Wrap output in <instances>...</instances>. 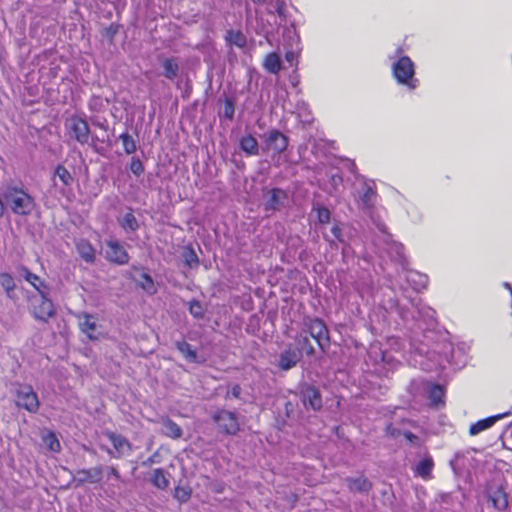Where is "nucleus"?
I'll list each match as a JSON object with an SVG mask.
<instances>
[{"mask_svg": "<svg viewBox=\"0 0 512 512\" xmlns=\"http://www.w3.org/2000/svg\"><path fill=\"white\" fill-rule=\"evenodd\" d=\"M224 116L228 119H232L234 116V105L230 100L225 103Z\"/></svg>", "mask_w": 512, "mask_h": 512, "instance_id": "a18cd8bd", "label": "nucleus"}, {"mask_svg": "<svg viewBox=\"0 0 512 512\" xmlns=\"http://www.w3.org/2000/svg\"><path fill=\"white\" fill-rule=\"evenodd\" d=\"M130 170L134 175L140 176L144 171V166L139 159L133 158L131 161Z\"/></svg>", "mask_w": 512, "mask_h": 512, "instance_id": "79ce46f5", "label": "nucleus"}, {"mask_svg": "<svg viewBox=\"0 0 512 512\" xmlns=\"http://www.w3.org/2000/svg\"><path fill=\"white\" fill-rule=\"evenodd\" d=\"M108 474L113 476L115 479L119 480L121 478L118 470L114 467H109L108 468Z\"/></svg>", "mask_w": 512, "mask_h": 512, "instance_id": "603ef678", "label": "nucleus"}, {"mask_svg": "<svg viewBox=\"0 0 512 512\" xmlns=\"http://www.w3.org/2000/svg\"><path fill=\"white\" fill-rule=\"evenodd\" d=\"M263 66L268 72L277 74L281 70V59L279 55L277 53H269L266 55Z\"/></svg>", "mask_w": 512, "mask_h": 512, "instance_id": "5701e85b", "label": "nucleus"}, {"mask_svg": "<svg viewBox=\"0 0 512 512\" xmlns=\"http://www.w3.org/2000/svg\"><path fill=\"white\" fill-rule=\"evenodd\" d=\"M16 404L31 413H35L39 408V400L33 388L28 385H19L16 389Z\"/></svg>", "mask_w": 512, "mask_h": 512, "instance_id": "0eeeda50", "label": "nucleus"}, {"mask_svg": "<svg viewBox=\"0 0 512 512\" xmlns=\"http://www.w3.org/2000/svg\"><path fill=\"white\" fill-rule=\"evenodd\" d=\"M191 494H192V490H191L190 487H188V486H178L175 489L174 497L178 501H180L182 503H185V502H187L190 499Z\"/></svg>", "mask_w": 512, "mask_h": 512, "instance_id": "4c0bfd02", "label": "nucleus"}, {"mask_svg": "<svg viewBox=\"0 0 512 512\" xmlns=\"http://www.w3.org/2000/svg\"><path fill=\"white\" fill-rule=\"evenodd\" d=\"M103 468L102 466H96L92 469L78 470L76 472L75 480L80 484L89 482L92 484L99 483L102 480Z\"/></svg>", "mask_w": 512, "mask_h": 512, "instance_id": "2eb2a0df", "label": "nucleus"}, {"mask_svg": "<svg viewBox=\"0 0 512 512\" xmlns=\"http://www.w3.org/2000/svg\"><path fill=\"white\" fill-rule=\"evenodd\" d=\"M213 420L217 423L219 429L226 434L235 435L240 429L238 417L234 412L220 410L213 415Z\"/></svg>", "mask_w": 512, "mask_h": 512, "instance_id": "6e6552de", "label": "nucleus"}, {"mask_svg": "<svg viewBox=\"0 0 512 512\" xmlns=\"http://www.w3.org/2000/svg\"><path fill=\"white\" fill-rule=\"evenodd\" d=\"M226 40L229 42L230 45H234L238 48H244L247 44V39L245 35L240 31H228Z\"/></svg>", "mask_w": 512, "mask_h": 512, "instance_id": "bb28decb", "label": "nucleus"}, {"mask_svg": "<svg viewBox=\"0 0 512 512\" xmlns=\"http://www.w3.org/2000/svg\"><path fill=\"white\" fill-rule=\"evenodd\" d=\"M241 149L249 155H258L259 145L252 135L244 136L240 141Z\"/></svg>", "mask_w": 512, "mask_h": 512, "instance_id": "b1692460", "label": "nucleus"}, {"mask_svg": "<svg viewBox=\"0 0 512 512\" xmlns=\"http://www.w3.org/2000/svg\"><path fill=\"white\" fill-rule=\"evenodd\" d=\"M403 437H404V438H405L409 443H411V444H412V445H414V446H420V445H421V440H420V438H419L417 435H415V434H413V433H411V432H409V431H405V432H403Z\"/></svg>", "mask_w": 512, "mask_h": 512, "instance_id": "c03bdc74", "label": "nucleus"}, {"mask_svg": "<svg viewBox=\"0 0 512 512\" xmlns=\"http://www.w3.org/2000/svg\"><path fill=\"white\" fill-rule=\"evenodd\" d=\"M385 362H386V364L388 363V356L387 355H386Z\"/></svg>", "mask_w": 512, "mask_h": 512, "instance_id": "13d9d810", "label": "nucleus"}, {"mask_svg": "<svg viewBox=\"0 0 512 512\" xmlns=\"http://www.w3.org/2000/svg\"><path fill=\"white\" fill-rule=\"evenodd\" d=\"M106 435L114 448V450L106 449L109 455L114 458H121L132 453V445L125 437L113 432H108Z\"/></svg>", "mask_w": 512, "mask_h": 512, "instance_id": "9d476101", "label": "nucleus"}, {"mask_svg": "<svg viewBox=\"0 0 512 512\" xmlns=\"http://www.w3.org/2000/svg\"><path fill=\"white\" fill-rule=\"evenodd\" d=\"M2 197L6 207L17 215H29L35 207V201L24 189L17 186H7Z\"/></svg>", "mask_w": 512, "mask_h": 512, "instance_id": "f03ea898", "label": "nucleus"}, {"mask_svg": "<svg viewBox=\"0 0 512 512\" xmlns=\"http://www.w3.org/2000/svg\"><path fill=\"white\" fill-rule=\"evenodd\" d=\"M347 485L351 491H364L368 488V483L363 478L347 479Z\"/></svg>", "mask_w": 512, "mask_h": 512, "instance_id": "58836bf2", "label": "nucleus"}, {"mask_svg": "<svg viewBox=\"0 0 512 512\" xmlns=\"http://www.w3.org/2000/svg\"><path fill=\"white\" fill-rule=\"evenodd\" d=\"M330 181L331 185L336 189L342 183V178L339 175H332Z\"/></svg>", "mask_w": 512, "mask_h": 512, "instance_id": "8fccbe9b", "label": "nucleus"}, {"mask_svg": "<svg viewBox=\"0 0 512 512\" xmlns=\"http://www.w3.org/2000/svg\"><path fill=\"white\" fill-rule=\"evenodd\" d=\"M506 289L510 290V293L512 294V286L509 283H505Z\"/></svg>", "mask_w": 512, "mask_h": 512, "instance_id": "4d7b16f0", "label": "nucleus"}, {"mask_svg": "<svg viewBox=\"0 0 512 512\" xmlns=\"http://www.w3.org/2000/svg\"><path fill=\"white\" fill-rule=\"evenodd\" d=\"M43 442L48 450L52 452H59L61 445L55 434L48 432L43 435Z\"/></svg>", "mask_w": 512, "mask_h": 512, "instance_id": "2f4dec72", "label": "nucleus"}, {"mask_svg": "<svg viewBox=\"0 0 512 512\" xmlns=\"http://www.w3.org/2000/svg\"><path fill=\"white\" fill-rule=\"evenodd\" d=\"M121 225L126 230L135 231L138 228V222L133 213H126L122 220Z\"/></svg>", "mask_w": 512, "mask_h": 512, "instance_id": "e433bc0d", "label": "nucleus"}, {"mask_svg": "<svg viewBox=\"0 0 512 512\" xmlns=\"http://www.w3.org/2000/svg\"><path fill=\"white\" fill-rule=\"evenodd\" d=\"M510 414H511L510 412H505L502 414H497V415L488 417L486 419L479 420L478 422H476L470 426L469 433H470V435L475 436V435L481 433L482 431H485L488 428L492 427L498 420H500L504 417H507Z\"/></svg>", "mask_w": 512, "mask_h": 512, "instance_id": "dca6fc26", "label": "nucleus"}, {"mask_svg": "<svg viewBox=\"0 0 512 512\" xmlns=\"http://www.w3.org/2000/svg\"><path fill=\"white\" fill-rule=\"evenodd\" d=\"M54 176L58 178L64 186H70L73 183L71 173L62 165L56 168Z\"/></svg>", "mask_w": 512, "mask_h": 512, "instance_id": "473e14b6", "label": "nucleus"}, {"mask_svg": "<svg viewBox=\"0 0 512 512\" xmlns=\"http://www.w3.org/2000/svg\"><path fill=\"white\" fill-rule=\"evenodd\" d=\"M157 458H158V454L157 453L153 454L151 457H149L148 459H146L143 462V466H149L154 463H157L158 462Z\"/></svg>", "mask_w": 512, "mask_h": 512, "instance_id": "3c124183", "label": "nucleus"}, {"mask_svg": "<svg viewBox=\"0 0 512 512\" xmlns=\"http://www.w3.org/2000/svg\"><path fill=\"white\" fill-rule=\"evenodd\" d=\"M5 205L6 204H4L2 199L0 198V218L3 216Z\"/></svg>", "mask_w": 512, "mask_h": 512, "instance_id": "5fc2aeb1", "label": "nucleus"}, {"mask_svg": "<svg viewBox=\"0 0 512 512\" xmlns=\"http://www.w3.org/2000/svg\"><path fill=\"white\" fill-rule=\"evenodd\" d=\"M163 433L173 439H178L182 436V429L181 427L175 423L174 421L170 419L163 420Z\"/></svg>", "mask_w": 512, "mask_h": 512, "instance_id": "393cba45", "label": "nucleus"}, {"mask_svg": "<svg viewBox=\"0 0 512 512\" xmlns=\"http://www.w3.org/2000/svg\"><path fill=\"white\" fill-rule=\"evenodd\" d=\"M434 463L431 457H425L415 467L414 471L416 475L427 480L431 477Z\"/></svg>", "mask_w": 512, "mask_h": 512, "instance_id": "4be33fe9", "label": "nucleus"}, {"mask_svg": "<svg viewBox=\"0 0 512 512\" xmlns=\"http://www.w3.org/2000/svg\"><path fill=\"white\" fill-rule=\"evenodd\" d=\"M185 263L190 267H196L199 263L198 257L193 250H190L185 255Z\"/></svg>", "mask_w": 512, "mask_h": 512, "instance_id": "37998d69", "label": "nucleus"}, {"mask_svg": "<svg viewBox=\"0 0 512 512\" xmlns=\"http://www.w3.org/2000/svg\"><path fill=\"white\" fill-rule=\"evenodd\" d=\"M332 233H333V235H334L337 239L341 240V238H340V236H341V229H340L338 226H334V227L332 228Z\"/></svg>", "mask_w": 512, "mask_h": 512, "instance_id": "864d4df0", "label": "nucleus"}, {"mask_svg": "<svg viewBox=\"0 0 512 512\" xmlns=\"http://www.w3.org/2000/svg\"><path fill=\"white\" fill-rule=\"evenodd\" d=\"M296 340H297L298 345L300 346L299 349H301V351L304 350L305 353L309 356L314 354V347L312 346V344L308 338L307 332L304 331V332L300 333Z\"/></svg>", "mask_w": 512, "mask_h": 512, "instance_id": "7c9ffc66", "label": "nucleus"}, {"mask_svg": "<svg viewBox=\"0 0 512 512\" xmlns=\"http://www.w3.org/2000/svg\"><path fill=\"white\" fill-rule=\"evenodd\" d=\"M175 346L187 361L192 363L200 362L196 350H194L189 343L185 341H177Z\"/></svg>", "mask_w": 512, "mask_h": 512, "instance_id": "412c9836", "label": "nucleus"}, {"mask_svg": "<svg viewBox=\"0 0 512 512\" xmlns=\"http://www.w3.org/2000/svg\"><path fill=\"white\" fill-rule=\"evenodd\" d=\"M489 499L493 506L498 510H504L508 507L507 495L501 487H498L496 490L492 491L489 494Z\"/></svg>", "mask_w": 512, "mask_h": 512, "instance_id": "aec40b11", "label": "nucleus"}, {"mask_svg": "<svg viewBox=\"0 0 512 512\" xmlns=\"http://www.w3.org/2000/svg\"><path fill=\"white\" fill-rule=\"evenodd\" d=\"M119 138L121 139L124 150L127 154H132L136 151V142L128 133H122Z\"/></svg>", "mask_w": 512, "mask_h": 512, "instance_id": "c9c22d12", "label": "nucleus"}, {"mask_svg": "<svg viewBox=\"0 0 512 512\" xmlns=\"http://www.w3.org/2000/svg\"><path fill=\"white\" fill-rule=\"evenodd\" d=\"M400 301H401V299L398 295H396L395 299H391V302L395 305H399Z\"/></svg>", "mask_w": 512, "mask_h": 512, "instance_id": "6e6d98bb", "label": "nucleus"}, {"mask_svg": "<svg viewBox=\"0 0 512 512\" xmlns=\"http://www.w3.org/2000/svg\"><path fill=\"white\" fill-rule=\"evenodd\" d=\"M189 312L193 317L197 319H201L204 316V308L202 304L197 300H193L190 302Z\"/></svg>", "mask_w": 512, "mask_h": 512, "instance_id": "ea45409f", "label": "nucleus"}, {"mask_svg": "<svg viewBox=\"0 0 512 512\" xmlns=\"http://www.w3.org/2000/svg\"><path fill=\"white\" fill-rule=\"evenodd\" d=\"M429 394H430V399L433 401V403L438 404L442 401L444 392L440 386L435 385V386L431 387Z\"/></svg>", "mask_w": 512, "mask_h": 512, "instance_id": "a19ab883", "label": "nucleus"}, {"mask_svg": "<svg viewBox=\"0 0 512 512\" xmlns=\"http://www.w3.org/2000/svg\"><path fill=\"white\" fill-rule=\"evenodd\" d=\"M138 284L141 286L143 290L146 292L153 294L156 292L155 285L152 277L147 273H142L141 278L138 281Z\"/></svg>", "mask_w": 512, "mask_h": 512, "instance_id": "f704fd0d", "label": "nucleus"}, {"mask_svg": "<svg viewBox=\"0 0 512 512\" xmlns=\"http://www.w3.org/2000/svg\"><path fill=\"white\" fill-rule=\"evenodd\" d=\"M286 194L281 189H272L267 192L265 198V207L266 210H276L278 209L282 201L284 200Z\"/></svg>", "mask_w": 512, "mask_h": 512, "instance_id": "f3484780", "label": "nucleus"}, {"mask_svg": "<svg viewBox=\"0 0 512 512\" xmlns=\"http://www.w3.org/2000/svg\"><path fill=\"white\" fill-rule=\"evenodd\" d=\"M386 252H388L394 261V270L389 273V288L393 292H399L405 298L407 287H411L414 291H421L428 285V276L416 270L407 269V260L404 255V247L386 234Z\"/></svg>", "mask_w": 512, "mask_h": 512, "instance_id": "f257e3e1", "label": "nucleus"}, {"mask_svg": "<svg viewBox=\"0 0 512 512\" xmlns=\"http://www.w3.org/2000/svg\"><path fill=\"white\" fill-rule=\"evenodd\" d=\"M164 75L166 78L173 80L177 77L179 65L174 58L166 59L163 62Z\"/></svg>", "mask_w": 512, "mask_h": 512, "instance_id": "cd10ccee", "label": "nucleus"}, {"mask_svg": "<svg viewBox=\"0 0 512 512\" xmlns=\"http://www.w3.org/2000/svg\"><path fill=\"white\" fill-rule=\"evenodd\" d=\"M76 249L81 258L87 263H93L95 261L96 251L87 240H79L76 243Z\"/></svg>", "mask_w": 512, "mask_h": 512, "instance_id": "a211bd4d", "label": "nucleus"}, {"mask_svg": "<svg viewBox=\"0 0 512 512\" xmlns=\"http://www.w3.org/2000/svg\"><path fill=\"white\" fill-rule=\"evenodd\" d=\"M393 76L399 84L407 86L414 90L418 85V80L414 78L415 68L412 60L403 56L399 58L392 66Z\"/></svg>", "mask_w": 512, "mask_h": 512, "instance_id": "7ed1b4c3", "label": "nucleus"}, {"mask_svg": "<svg viewBox=\"0 0 512 512\" xmlns=\"http://www.w3.org/2000/svg\"><path fill=\"white\" fill-rule=\"evenodd\" d=\"M360 193H361L360 198H361L363 205L365 207H370L373 204V201L375 199L374 189L370 185L364 183Z\"/></svg>", "mask_w": 512, "mask_h": 512, "instance_id": "c756f323", "label": "nucleus"}, {"mask_svg": "<svg viewBox=\"0 0 512 512\" xmlns=\"http://www.w3.org/2000/svg\"><path fill=\"white\" fill-rule=\"evenodd\" d=\"M80 330L88 336L90 340L99 339V333H97V319L90 314L83 313L78 316Z\"/></svg>", "mask_w": 512, "mask_h": 512, "instance_id": "ddd939ff", "label": "nucleus"}, {"mask_svg": "<svg viewBox=\"0 0 512 512\" xmlns=\"http://www.w3.org/2000/svg\"><path fill=\"white\" fill-rule=\"evenodd\" d=\"M302 358V351L298 348L288 346L278 358L277 366L284 371L295 367Z\"/></svg>", "mask_w": 512, "mask_h": 512, "instance_id": "f8f14e48", "label": "nucleus"}, {"mask_svg": "<svg viewBox=\"0 0 512 512\" xmlns=\"http://www.w3.org/2000/svg\"><path fill=\"white\" fill-rule=\"evenodd\" d=\"M67 134L80 144H87L90 138V128L86 120L79 116H71L65 122Z\"/></svg>", "mask_w": 512, "mask_h": 512, "instance_id": "39448f33", "label": "nucleus"}, {"mask_svg": "<svg viewBox=\"0 0 512 512\" xmlns=\"http://www.w3.org/2000/svg\"><path fill=\"white\" fill-rule=\"evenodd\" d=\"M386 344H389L390 349L395 350L396 352H399L402 349L401 343L396 338H389Z\"/></svg>", "mask_w": 512, "mask_h": 512, "instance_id": "de8ad7c7", "label": "nucleus"}, {"mask_svg": "<svg viewBox=\"0 0 512 512\" xmlns=\"http://www.w3.org/2000/svg\"><path fill=\"white\" fill-rule=\"evenodd\" d=\"M105 258L117 265H125L130 259L124 245L113 238L106 241Z\"/></svg>", "mask_w": 512, "mask_h": 512, "instance_id": "1a4fd4ad", "label": "nucleus"}, {"mask_svg": "<svg viewBox=\"0 0 512 512\" xmlns=\"http://www.w3.org/2000/svg\"><path fill=\"white\" fill-rule=\"evenodd\" d=\"M241 395V387L239 385H234L226 394V398H239Z\"/></svg>", "mask_w": 512, "mask_h": 512, "instance_id": "49530a36", "label": "nucleus"}, {"mask_svg": "<svg viewBox=\"0 0 512 512\" xmlns=\"http://www.w3.org/2000/svg\"><path fill=\"white\" fill-rule=\"evenodd\" d=\"M0 287L6 292L8 298L16 300L15 288L16 284L13 277L8 273L0 274Z\"/></svg>", "mask_w": 512, "mask_h": 512, "instance_id": "6ab92c4d", "label": "nucleus"}, {"mask_svg": "<svg viewBox=\"0 0 512 512\" xmlns=\"http://www.w3.org/2000/svg\"><path fill=\"white\" fill-rule=\"evenodd\" d=\"M23 276L25 280L38 291L39 294L47 292V286L45 285L44 281H42L36 274H33L28 269H24Z\"/></svg>", "mask_w": 512, "mask_h": 512, "instance_id": "a878e982", "label": "nucleus"}, {"mask_svg": "<svg viewBox=\"0 0 512 512\" xmlns=\"http://www.w3.org/2000/svg\"><path fill=\"white\" fill-rule=\"evenodd\" d=\"M300 393L305 408H310L314 411H318L322 408V397L316 387L305 384L302 386Z\"/></svg>", "mask_w": 512, "mask_h": 512, "instance_id": "9b49d317", "label": "nucleus"}, {"mask_svg": "<svg viewBox=\"0 0 512 512\" xmlns=\"http://www.w3.org/2000/svg\"><path fill=\"white\" fill-rule=\"evenodd\" d=\"M30 313L41 322H48L50 318L55 316L56 310L53 302L47 298V292L31 297Z\"/></svg>", "mask_w": 512, "mask_h": 512, "instance_id": "20e7f679", "label": "nucleus"}, {"mask_svg": "<svg viewBox=\"0 0 512 512\" xmlns=\"http://www.w3.org/2000/svg\"><path fill=\"white\" fill-rule=\"evenodd\" d=\"M305 332H307L315 341L322 351H325L330 345L329 331L320 319H310L305 322Z\"/></svg>", "mask_w": 512, "mask_h": 512, "instance_id": "423d86ee", "label": "nucleus"}, {"mask_svg": "<svg viewBox=\"0 0 512 512\" xmlns=\"http://www.w3.org/2000/svg\"><path fill=\"white\" fill-rule=\"evenodd\" d=\"M313 212L316 213V217L319 223L326 224L330 221V211L319 203H315L313 205Z\"/></svg>", "mask_w": 512, "mask_h": 512, "instance_id": "72a5a7b5", "label": "nucleus"}, {"mask_svg": "<svg viewBox=\"0 0 512 512\" xmlns=\"http://www.w3.org/2000/svg\"><path fill=\"white\" fill-rule=\"evenodd\" d=\"M298 55H299V52H297V51H293V50L287 51L285 54V59L287 62L292 64L298 58Z\"/></svg>", "mask_w": 512, "mask_h": 512, "instance_id": "09e8293b", "label": "nucleus"}, {"mask_svg": "<svg viewBox=\"0 0 512 512\" xmlns=\"http://www.w3.org/2000/svg\"><path fill=\"white\" fill-rule=\"evenodd\" d=\"M151 481L159 489H166L169 486V480L163 469L158 468L153 471Z\"/></svg>", "mask_w": 512, "mask_h": 512, "instance_id": "c85d7f7f", "label": "nucleus"}, {"mask_svg": "<svg viewBox=\"0 0 512 512\" xmlns=\"http://www.w3.org/2000/svg\"><path fill=\"white\" fill-rule=\"evenodd\" d=\"M288 146V139L281 132L273 130L267 134L266 148L274 153H282Z\"/></svg>", "mask_w": 512, "mask_h": 512, "instance_id": "4468645a", "label": "nucleus"}]
</instances>
